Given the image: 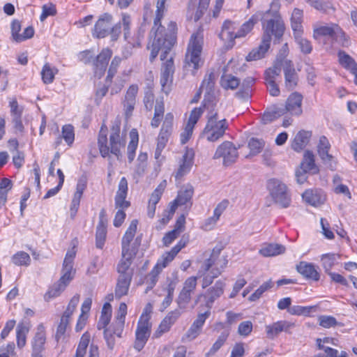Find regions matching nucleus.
Segmentation results:
<instances>
[{"instance_id":"obj_16","label":"nucleus","mask_w":357,"mask_h":357,"mask_svg":"<svg viewBox=\"0 0 357 357\" xmlns=\"http://www.w3.org/2000/svg\"><path fill=\"white\" fill-rule=\"evenodd\" d=\"M198 277L192 276L185 280L183 287L181 291L177 298L178 307L185 308L186 305L190 301L191 294L194 291L197 286Z\"/></svg>"},{"instance_id":"obj_21","label":"nucleus","mask_w":357,"mask_h":357,"mask_svg":"<svg viewBox=\"0 0 357 357\" xmlns=\"http://www.w3.org/2000/svg\"><path fill=\"white\" fill-rule=\"evenodd\" d=\"M195 153L192 149H186L181 160L179 162V167L174 174L176 180L188 174L193 164Z\"/></svg>"},{"instance_id":"obj_30","label":"nucleus","mask_w":357,"mask_h":357,"mask_svg":"<svg viewBox=\"0 0 357 357\" xmlns=\"http://www.w3.org/2000/svg\"><path fill=\"white\" fill-rule=\"evenodd\" d=\"M301 168L302 170L312 174H317L319 172V169L314 162V156L312 152L309 151L305 152L303 161L301 163Z\"/></svg>"},{"instance_id":"obj_4","label":"nucleus","mask_w":357,"mask_h":357,"mask_svg":"<svg viewBox=\"0 0 357 357\" xmlns=\"http://www.w3.org/2000/svg\"><path fill=\"white\" fill-rule=\"evenodd\" d=\"M264 15L265 13L257 12L243 23L241 28H238V24L236 22L227 20L222 24L219 37L227 43L228 47H232L235 43L234 40L245 37L252 29L255 24L264 17Z\"/></svg>"},{"instance_id":"obj_11","label":"nucleus","mask_w":357,"mask_h":357,"mask_svg":"<svg viewBox=\"0 0 357 357\" xmlns=\"http://www.w3.org/2000/svg\"><path fill=\"white\" fill-rule=\"evenodd\" d=\"M170 50L171 49L165 54L166 57L164 59H162V55H160V59L162 61L167 59V61L162 63L160 75L162 90L166 93L169 91V86L173 81V75L175 69L172 56H170L169 58L167 57ZM160 51H161V54L164 53V50H160L159 52Z\"/></svg>"},{"instance_id":"obj_37","label":"nucleus","mask_w":357,"mask_h":357,"mask_svg":"<svg viewBox=\"0 0 357 357\" xmlns=\"http://www.w3.org/2000/svg\"><path fill=\"white\" fill-rule=\"evenodd\" d=\"M284 60L280 59V56L277 58V61L273 68H270L265 72L266 81H275L276 77L280 74L281 67H283Z\"/></svg>"},{"instance_id":"obj_57","label":"nucleus","mask_w":357,"mask_h":357,"mask_svg":"<svg viewBox=\"0 0 357 357\" xmlns=\"http://www.w3.org/2000/svg\"><path fill=\"white\" fill-rule=\"evenodd\" d=\"M284 114V110L280 108H275L271 112H265L262 116V121L264 123H267L273 121L275 119Z\"/></svg>"},{"instance_id":"obj_47","label":"nucleus","mask_w":357,"mask_h":357,"mask_svg":"<svg viewBox=\"0 0 357 357\" xmlns=\"http://www.w3.org/2000/svg\"><path fill=\"white\" fill-rule=\"evenodd\" d=\"M193 195V189L191 186L185 188L184 190H181L177 195L175 201L179 205H184L190 201Z\"/></svg>"},{"instance_id":"obj_20","label":"nucleus","mask_w":357,"mask_h":357,"mask_svg":"<svg viewBox=\"0 0 357 357\" xmlns=\"http://www.w3.org/2000/svg\"><path fill=\"white\" fill-rule=\"evenodd\" d=\"M128 190L127 179L126 177H122L119 183L118 190L114 198L116 208L124 210L130 206V202L126 200Z\"/></svg>"},{"instance_id":"obj_23","label":"nucleus","mask_w":357,"mask_h":357,"mask_svg":"<svg viewBox=\"0 0 357 357\" xmlns=\"http://www.w3.org/2000/svg\"><path fill=\"white\" fill-rule=\"evenodd\" d=\"M283 70L285 78V86L289 90H292L298 82V76L294 66L290 60H284Z\"/></svg>"},{"instance_id":"obj_55","label":"nucleus","mask_w":357,"mask_h":357,"mask_svg":"<svg viewBox=\"0 0 357 357\" xmlns=\"http://www.w3.org/2000/svg\"><path fill=\"white\" fill-rule=\"evenodd\" d=\"M160 273V271L154 267L149 273V275L146 278V284L147 285L146 291L153 289V287L156 284L158 280V275Z\"/></svg>"},{"instance_id":"obj_19","label":"nucleus","mask_w":357,"mask_h":357,"mask_svg":"<svg viewBox=\"0 0 357 357\" xmlns=\"http://www.w3.org/2000/svg\"><path fill=\"white\" fill-rule=\"evenodd\" d=\"M138 90L139 88L137 84H132L129 86L126 93L123 105L126 118H129L132 116L137 102L136 97Z\"/></svg>"},{"instance_id":"obj_56","label":"nucleus","mask_w":357,"mask_h":357,"mask_svg":"<svg viewBox=\"0 0 357 357\" xmlns=\"http://www.w3.org/2000/svg\"><path fill=\"white\" fill-rule=\"evenodd\" d=\"M264 146L263 140L258 139L257 138H251L248 142V147L250 150V153L252 155H256L261 152Z\"/></svg>"},{"instance_id":"obj_45","label":"nucleus","mask_w":357,"mask_h":357,"mask_svg":"<svg viewBox=\"0 0 357 357\" xmlns=\"http://www.w3.org/2000/svg\"><path fill=\"white\" fill-rule=\"evenodd\" d=\"M91 335L88 332H85L81 337L77 346L75 357H84L86 354V349L90 342Z\"/></svg>"},{"instance_id":"obj_36","label":"nucleus","mask_w":357,"mask_h":357,"mask_svg":"<svg viewBox=\"0 0 357 357\" xmlns=\"http://www.w3.org/2000/svg\"><path fill=\"white\" fill-rule=\"evenodd\" d=\"M332 41L337 43L343 47H348L351 45L349 37L339 25H337L335 31L333 33Z\"/></svg>"},{"instance_id":"obj_63","label":"nucleus","mask_w":357,"mask_h":357,"mask_svg":"<svg viewBox=\"0 0 357 357\" xmlns=\"http://www.w3.org/2000/svg\"><path fill=\"white\" fill-rule=\"evenodd\" d=\"M56 14V9L54 4H45L42 7V13L40 17V21H44L49 16H54Z\"/></svg>"},{"instance_id":"obj_24","label":"nucleus","mask_w":357,"mask_h":357,"mask_svg":"<svg viewBox=\"0 0 357 357\" xmlns=\"http://www.w3.org/2000/svg\"><path fill=\"white\" fill-rule=\"evenodd\" d=\"M132 278L130 274L119 275L114 291L116 299L128 294Z\"/></svg>"},{"instance_id":"obj_58","label":"nucleus","mask_w":357,"mask_h":357,"mask_svg":"<svg viewBox=\"0 0 357 357\" xmlns=\"http://www.w3.org/2000/svg\"><path fill=\"white\" fill-rule=\"evenodd\" d=\"M206 109L204 107V102H202V105L199 107H195L192 110L190 114V117L188 121V124L191 125L195 127V124L198 121L199 119L202 116L204 112V109Z\"/></svg>"},{"instance_id":"obj_40","label":"nucleus","mask_w":357,"mask_h":357,"mask_svg":"<svg viewBox=\"0 0 357 357\" xmlns=\"http://www.w3.org/2000/svg\"><path fill=\"white\" fill-rule=\"evenodd\" d=\"M76 255L75 248L68 250L63 263L62 272L75 273L73 268V261Z\"/></svg>"},{"instance_id":"obj_26","label":"nucleus","mask_w":357,"mask_h":357,"mask_svg":"<svg viewBox=\"0 0 357 357\" xmlns=\"http://www.w3.org/2000/svg\"><path fill=\"white\" fill-rule=\"evenodd\" d=\"M292 326H294V324L286 321H280L275 322L271 325H268L266 326L267 337L270 339H273L280 333L282 331H287Z\"/></svg>"},{"instance_id":"obj_5","label":"nucleus","mask_w":357,"mask_h":357,"mask_svg":"<svg viewBox=\"0 0 357 357\" xmlns=\"http://www.w3.org/2000/svg\"><path fill=\"white\" fill-rule=\"evenodd\" d=\"M107 135V130L102 127L98 138L100 155L103 158H106L109 157L111 153L115 155L117 160H121L122 151L124 150L126 144V139L120 135V126L116 124L112 126L109 144Z\"/></svg>"},{"instance_id":"obj_14","label":"nucleus","mask_w":357,"mask_h":357,"mask_svg":"<svg viewBox=\"0 0 357 357\" xmlns=\"http://www.w3.org/2000/svg\"><path fill=\"white\" fill-rule=\"evenodd\" d=\"M238 156L236 147L230 142L225 141L216 149L213 158H223V163L229 165L234 162Z\"/></svg>"},{"instance_id":"obj_61","label":"nucleus","mask_w":357,"mask_h":357,"mask_svg":"<svg viewBox=\"0 0 357 357\" xmlns=\"http://www.w3.org/2000/svg\"><path fill=\"white\" fill-rule=\"evenodd\" d=\"M124 320L115 319L112 324L108 329L110 330V331L112 332L117 337H121L122 333L124 328Z\"/></svg>"},{"instance_id":"obj_9","label":"nucleus","mask_w":357,"mask_h":357,"mask_svg":"<svg viewBox=\"0 0 357 357\" xmlns=\"http://www.w3.org/2000/svg\"><path fill=\"white\" fill-rule=\"evenodd\" d=\"M267 188L274 202L281 208H287L291 203V197L287 188L280 181L272 178L268 181Z\"/></svg>"},{"instance_id":"obj_53","label":"nucleus","mask_w":357,"mask_h":357,"mask_svg":"<svg viewBox=\"0 0 357 357\" xmlns=\"http://www.w3.org/2000/svg\"><path fill=\"white\" fill-rule=\"evenodd\" d=\"M295 39L301 52L304 54H310L312 52V46L311 43L307 39L303 38L301 33H296Z\"/></svg>"},{"instance_id":"obj_29","label":"nucleus","mask_w":357,"mask_h":357,"mask_svg":"<svg viewBox=\"0 0 357 357\" xmlns=\"http://www.w3.org/2000/svg\"><path fill=\"white\" fill-rule=\"evenodd\" d=\"M330 149L331 144L328 139L326 137L321 136L317 145V151L319 155L325 163L331 162L333 158V155L328 153Z\"/></svg>"},{"instance_id":"obj_41","label":"nucleus","mask_w":357,"mask_h":357,"mask_svg":"<svg viewBox=\"0 0 357 357\" xmlns=\"http://www.w3.org/2000/svg\"><path fill=\"white\" fill-rule=\"evenodd\" d=\"M255 79L252 77H246L241 85L242 89L236 93L240 98L248 99L250 94V88L254 84Z\"/></svg>"},{"instance_id":"obj_7","label":"nucleus","mask_w":357,"mask_h":357,"mask_svg":"<svg viewBox=\"0 0 357 357\" xmlns=\"http://www.w3.org/2000/svg\"><path fill=\"white\" fill-rule=\"evenodd\" d=\"M207 123L201 133V137L213 142L222 137L228 128V123L225 119H219L218 114L213 108L208 109Z\"/></svg>"},{"instance_id":"obj_2","label":"nucleus","mask_w":357,"mask_h":357,"mask_svg":"<svg viewBox=\"0 0 357 357\" xmlns=\"http://www.w3.org/2000/svg\"><path fill=\"white\" fill-rule=\"evenodd\" d=\"M261 21L264 29L261 43L257 48L253 49L246 56L248 61L263 58L270 47L272 36H274L275 39L278 40L284 31L283 22L277 10L266 11Z\"/></svg>"},{"instance_id":"obj_44","label":"nucleus","mask_w":357,"mask_h":357,"mask_svg":"<svg viewBox=\"0 0 357 357\" xmlns=\"http://www.w3.org/2000/svg\"><path fill=\"white\" fill-rule=\"evenodd\" d=\"M58 70L52 68L49 63H45L41 71V76L45 84H50L54 81V76L57 73Z\"/></svg>"},{"instance_id":"obj_3","label":"nucleus","mask_w":357,"mask_h":357,"mask_svg":"<svg viewBox=\"0 0 357 357\" xmlns=\"http://www.w3.org/2000/svg\"><path fill=\"white\" fill-rule=\"evenodd\" d=\"M113 17L109 13L101 15L94 25L92 35L97 38H104L110 36L112 40L116 41L121 33L123 26L126 40L130 35V16L127 13L122 14L121 21L112 26Z\"/></svg>"},{"instance_id":"obj_59","label":"nucleus","mask_w":357,"mask_h":357,"mask_svg":"<svg viewBox=\"0 0 357 357\" xmlns=\"http://www.w3.org/2000/svg\"><path fill=\"white\" fill-rule=\"evenodd\" d=\"M121 59L119 56H114L112 59L111 64L109 66L107 76L106 78V82H111L113 77L117 72V69L121 63Z\"/></svg>"},{"instance_id":"obj_18","label":"nucleus","mask_w":357,"mask_h":357,"mask_svg":"<svg viewBox=\"0 0 357 357\" xmlns=\"http://www.w3.org/2000/svg\"><path fill=\"white\" fill-rule=\"evenodd\" d=\"M112 56V52L109 48L103 49L94 60V73L96 77L100 78L105 73L108 61Z\"/></svg>"},{"instance_id":"obj_46","label":"nucleus","mask_w":357,"mask_h":357,"mask_svg":"<svg viewBox=\"0 0 357 357\" xmlns=\"http://www.w3.org/2000/svg\"><path fill=\"white\" fill-rule=\"evenodd\" d=\"M12 262L16 266H27L30 264L31 258L26 252L19 251L12 257Z\"/></svg>"},{"instance_id":"obj_51","label":"nucleus","mask_w":357,"mask_h":357,"mask_svg":"<svg viewBox=\"0 0 357 357\" xmlns=\"http://www.w3.org/2000/svg\"><path fill=\"white\" fill-rule=\"evenodd\" d=\"M176 255L173 254V252L170 250L168 252L165 253L161 256L160 258L158 259L156 264L154 268L160 271L165 268L175 257Z\"/></svg>"},{"instance_id":"obj_17","label":"nucleus","mask_w":357,"mask_h":357,"mask_svg":"<svg viewBox=\"0 0 357 357\" xmlns=\"http://www.w3.org/2000/svg\"><path fill=\"white\" fill-rule=\"evenodd\" d=\"M302 101L303 96L298 93H292L287 99L285 107L280 108L284 110L285 113H289L291 116H298L302 114Z\"/></svg>"},{"instance_id":"obj_42","label":"nucleus","mask_w":357,"mask_h":357,"mask_svg":"<svg viewBox=\"0 0 357 357\" xmlns=\"http://www.w3.org/2000/svg\"><path fill=\"white\" fill-rule=\"evenodd\" d=\"M160 199V191L155 190L151 195L147 207V215L150 218H153L155 213L156 204Z\"/></svg>"},{"instance_id":"obj_32","label":"nucleus","mask_w":357,"mask_h":357,"mask_svg":"<svg viewBox=\"0 0 357 357\" xmlns=\"http://www.w3.org/2000/svg\"><path fill=\"white\" fill-rule=\"evenodd\" d=\"M338 61L340 65L345 69L354 73L357 70V63L355 60L344 51H340L337 54Z\"/></svg>"},{"instance_id":"obj_31","label":"nucleus","mask_w":357,"mask_h":357,"mask_svg":"<svg viewBox=\"0 0 357 357\" xmlns=\"http://www.w3.org/2000/svg\"><path fill=\"white\" fill-rule=\"evenodd\" d=\"M285 251V248L278 243H269L264 244L263 247L259 250V253L264 257H273L282 253Z\"/></svg>"},{"instance_id":"obj_25","label":"nucleus","mask_w":357,"mask_h":357,"mask_svg":"<svg viewBox=\"0 0 357 357\" xmlns=\"http://www.w3.org/2000/svg\"><path fill=\"white\" fill-rule=\"evenodd\" d=\"M297 271L307 279H311L314 281L319 280V273L315 268L314 264L306 261H301L296 266Z\"/></svg>"},{"instance_id":"obj_27","label":"nucleus","mask_w":357,"mask_h":357,"mask_svg":"<svg viewBox=\"0 0 357 357\" xmlns=\"http://www.w3.org/2000/svg\"><path fill=\"white\" fill-rule=\"evenodd\" d=\"M302 197L305 202L314 206L320 205L325 201V195L321 190H305L303 193Z\"/></svg>"},{"instance_id":"obj_60","label":"nucleus","mask_w":357,"mask_h":357,"mask_svg":"<svg viewBox=\"0 0 357 357\" xmlns=\"http://www.w3.org/2000/svg\"><path fill=\"white\" fill-rule=\"evenodd\" d=\"M62 137L68 145H71L75 139L73 127L71 125H65L62 128Z\"/></svg>"},{"instance_id":"obj_54","label":"nucleus","mask_w":357,"mask_h":357,"mask_svg":"<svg viewBox=\"0 0 357 357\" xmlns=\"http://www.w3.org/2000/svg\"><path fill=\"white\" fill-rule=\"evenodd\" d=\"M227 337L228 333H222L210 350L206 354V357H210L214 355L225 344Z\"/></svg>"},{"instance_id":"obj_38","label":"nucleus","mask_w":357,"mask_h":357,"mask_svg":"<svg viewBox=\"0 0 357 357\" xmlns=\"http://www.w3.org/2000/svg\"><path fill=\"white\" fill-rule=\"evenodd\" d=\"M45 340V335L43 331L38 332L36 334L32 342V347L33 352V355L41 356L40 354L42 351L44 349Z\"/></svg>"},{"instance_id":"obj_49","label":"nucleus","mask_w":357,"mask_h":357,"mask_svg":"<svg viewBox=\"0 0 357 357\" xmlns=\"http://www.w3.org/2000/svg\"><path fill=\"white\" fill-rule=\"evenodd\" d=\"M239 84V79L231 75H225L222 76L221 84L222 87L226 89H229L234 90L238 86Z\"/></svg>"},{"instance_id":"obj_33","label":"nucleus","mask_w":357,"mask_h":357,"mask_svg":"<svg viewBox=\"0 0 357 357\" xmlns=\"http://www.w3.org/2000/svg\"><path fill=\"white\" fill-rule=\"evenodd\" d=\"M112 305L109 303H105L102 308L101 315L97 324L98 330L107 328L112 317Z\"/></svg>"},{"instance_id":"obj_52","label":"nucleus","mask_w":357,"mask_h":357,"mask_svg":"<svg viewBox=\"0 0 357 357\" xmlns=\"http://www.w3.org/2000/svg\"><path fill=\"white\" fill-rule=\"evenodd\" d=\"M273 286V283L271 280L264 282L252 294L250 295L249 301H255L258 300L265 291L272 288Z\"/></svg>"},{"instance_id":"obj_22","label":"nucleus","mask_w":357,"mask_h":357,"mask_svg":"<svg viewBox=\"0 0 357 357\" xmlns=\"http://www.w3.org/2000/svg\"><path fill=\"white\" fill-rule=\"evenodd\" d=\"M338 24L335 23L317 22L313 24V38L319 40L321 37H329L331 40Z\"/></svg>"},{"instance_id":"obj_1","label":"nucleus","mask_w":357,"mask_h":357,"mask_svg":"<svg viewBox=\"0 0 357 357\" xmlns=\"http://www.w3.org/2000/svg\"><path fill=\"white\" fill-rule=\"evenodd\" d=\"M167 0H158L156 3L155 17L153 26L150 32V40L148 49L151 50L150 61L153 62L158 54L159 50H164L162 59H164L165 54L169 51L176 39L177 26L174 22H170L167 30L160 23L165 11V3Z\"/></svg>"},{"instance_id":"obj_64","label":"nucleus","mask_w":357,"mask_h":357,"mask_svg":"<svg viewBox=\"0 0 357 357\" xmlns=\"http://www.w3.org/2000/svg\"><path fill=\"white\" fill-rule=\"evenodd\" d=\"M319 325L324 328H328L337 324L336 319L332 316L322 315L319 317Z\"/></svg>"},{"instance_id":"obj_39","label":"nucleus","mask_w":357,"mask_h":357,"mask_svg":"<svg viewBox=\"0 0 357 357\" xmlns=\"http://www.w3.org/2000/svg\"><path fill=\"white\" fill-rule=\"evenodd\" d=\"M302 22H303V10L298 8H295L293 10L291 17V28L294 33H301L302 32Z\"/></svg>"},{"instance_id":"obj_62","label":"nucleus","mask_w":357,"mask_h":357,"mask_svg":"<svg viewBox=\"0 0 357 357\" xmlns=\"http://www.w3.org/2000/svg\"><path fill=\"white\" fill-rule=\"evenodd\" d=\"M172 130L162 126L160 132L158 137V145L160 146H166L169 138L172 134Z\"/></svg>"},{"instance_id":"obj_8","label":"nucleus","mask_w":357,"mask_h":357,"mask_svg":"<svg viewBox=\"0 0 357 357\" xmlns=\"http://www.w3.org/2000/svg\"><path fill=\"white\" fill-rule=\"evenodd\" d=\"M203 38L199 33H193L190 39L185 57V68L197 70L202 65L201 53Z\"/></svg>"},{"instance_id":"obj_15","label":"nucleus","mask_w":357,"mask_h":357,"mask_svg":"<svg viewBox=\"0 0 357 357\" xmlns=\"http://www.w3.org/2000/svg\"><path fill=\"white\" fill-rule=\"evenodd\" d=\"M225 283L222 280H218L215 284L208 288L204 294H200L198 299L204 297L206 307L210 310L215 300L219 298L224 293Z\"/></svg>"},{"instance_id":"obj_6","label":"nucleus","mask_w":357,"mask_h":357,"mask_svg":"<svg viewBox=\"0 0 357 357\" xmlns=\"http://www.w3.org/2000/svg\"><path fill=\"white\" fill-rule=\"evenodd\" d=\"M221 248L215 247L212 250L210 257L205 260L198 272L199 276H203L202 287L203 289L211 285L213 280L218 278L227 264L226 257H220Z\"/></svg>"},{"instance_id":"obj_10","label":"nucleus","mask_w":357,"mask_h":357,"mask_svg":"<svg viewBox=\"0 0 357 357\" xmlns=\"http://www.w3.org/2000/svg\"><path fill=\"white\" fill-rule=\"evenodd\" d=\"M137 225L138 220L136 219L132 220L126 231L121 240L122 254L128 255L129 256L136 255L140 244V239L137 237L134 242L132 241L137 232Z\"/></svg>"},{"instance_id":"obj_48","label":"nucleus","mask_w":357,"mask_h":357,"mask_svg":"<svg viewBox=\"0 0 357 357\" xmlns=\"http://www.w3.org/2000/svg\"><path fill=\"white\" fill-rule=\"evenodd\" d=\"M29 332V327L24 323H20L16 329L17 344L19 347H23L26 344V335Z\"/></svg>"},{"instance_id":"obj_35","label":"nucleus","mask_w":357,"mask_h":357,"mask_svg":"<svg viewBox=\"0 0 357 357\" xmlns=\"http://www.w3.org/2000/svg\"><path fill=\"white\" fill-rule=\"evenodd\" d=\"M130 141L128 146V159L130 163L134 160L135 151L138 145V132L135 129H132L130 132Z\"/></svg>"},{"instance_id":"obj_12","label":"nucleus","mask_w":357,"mask_h":357,"mask_svg":"<svg viewBox=\"0 0 357 357\" xmlns=\"http://www.w3.org/2000/svg\"><path fill=\"white\" fill-rule=\"evenodd\" d=\"M215 75L213 73H210L205 75L199 90L204 91V107L208 109L213 108L216 105V99L214 94Z\"/></svg>"},{"instance_id":"obj_43","label":"nucleus","mask_w":357,"mask_h":357,"mask_svg":"<svg viewBox=\"0 0 357 357\" xmlns=\"http://www.w3.org/2000/svg\"><path fill=\"white\" fill-rule=\"evenodd\" d=\"M66 287L65 284H63L58 281L49 288L48 291L44 296L45 300L46 301H49L50 300L59 296L61 292L64 291Z\"/></svg>"},{"instance_id":"obj_13","label":"nucleus","mask_w":357,"mask_h":357,"mask_svg":"<svg viewBox=\"0 0 357 357\" xmlns=\"http://www.w3.org/2000/svg\"><path fill=\"white\" fill-rule=\"evenodd\" d=\"M151 333V325L147 317L142 315L135 331L134 348L140 351L145 346Z\"/></svg>"},{"instance_id":"obj_34","label":"nucleus","mask_w":357,"mask_h":357,"mask_svg":"<svg viewBox=\"0 0 357 357\" xmlns=\"http://www.w3.org/2000/svg\"><path fill=\"white\" fill-rule=\"evenodd\" d=\"M134 257L135 256L122 254V259L117 266V272L119 275L130 274V276L132 277L133 272L132 270L130 268V266Z\"/></svg>"},{"instance_id":"obj_50","label":"nucleus","mask_w":357,"mask_h":357,"mask_svg":"<svg viewBox=\"0 0 357 357\" xmlns=\"http://www.w3.org/2000/svg\"><path fill=\"white\" fill-rule=\"evenodd\" d=\"M339 257V256H337ZM337 259V255L333 253H328L321 255L322 266L325 270V272L328 273L332 267L334 266L335 262Z\"/></svg>"},{"instance_id":"obj_28","label":"nucleus","mask_w":357,"mask_h":357,"mask_svg":"<svg viewBox=\"0 0 357 357\" xmlns=\"http://www.w3.org/2000/svg\"><path fill=\"white\" fill-rule=\"evenodd\" d=\"M310 137V132L300 130L294 137L291 148L297 152L302 151L308 144Z\"/></svg>"}]
</instances>
